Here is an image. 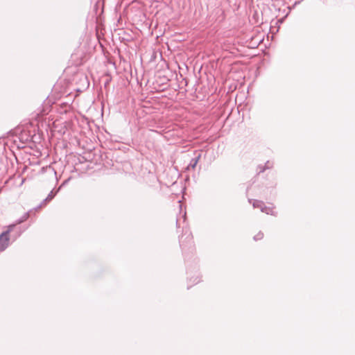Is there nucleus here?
<instances>
[{
  "instance_id": "obj_7",
  "label": "nucleus",
  "mask_w": 355,
  "mask_h": 355,
  "mask_svg": "<svg viewBox=\"0 0 355 355\" xmlns=\"http://www.w3.org/2000/svg\"><path fill=\"white\" fill-rule=\"evenodd\" d=\"M269 164H270L269 162H267V163L266 164V168H270Z\"/></svg>"
},
{
  "instance_id": "obj_1",
  "label": "nucleus",
  "mask_w": 355,
  "mask_h": 355,
  "mask_svg": "<svg viewBox=\"0 0 355 355\" xmlns=\"http://www.w3.org/2000/svg\"><path fill=\"white\" fill-rule=\"evenodd\" d=\"M15 225H11L8 226V229L7 231L3 232L0 235V251L4 250L9 245V233L12 231Z\"/></svg>"
},
{
  "instance_id": "obj_5",
  "label": "nucleus",
  "mask_w": 355,
  "mask_h": 355,
  "mask_svg": "<svg viewBox=\"0 0 355 355\" xmlns=\"http://www.w3.org/2000/svg\"><path fill=\"white\" fill-rule=\"evenodd\" d=\"M53 198V195L52 194V192L48 196V197L46 198V200H51Z\"/></svg>"
},
{
  "instance_id": "obj_3",
  "label": "nucleus",
  "mask_w": 355,
  "mask_h": 355,
  "mask_svg": "<svg viewBox=\"0 0 355 355\" xmlns=\"http://www.w3.org/2000/svg\"><path fill=\"white\" fill-rule=\"evenodd\" d=\"M200 157V154H198V156H196L195 158L192 159L190 164L188 166V168H194L199 161Z\"/></svg>"
},
{
  "instance_id": "obj_6",
  "label": "nucleus",
  "mask_w": 355,
  "mask_h": 355,
  "mask_svg": "<svg viewBox=\"0 0 355 355\" xmlns=\"http://www.w3.org/2000/svg\"><path fill=\"white\" fill-rule=\"evenodd\" d=\"M27 217H28V216L25 215L24 217V219L20 220L18 223H20L23 222L24 220H26L27 218Z\"/></svg>"
},
{
  "instance_id": "obj_4",
  "label": "nucleus",
  "mask_w": 355,
  "mask_h": 355,
  "mask_svg": "<svg viewBox=\"0 0 355 355\" xmlns=\"http://www.w3.org/2000/svg\"><path fill=\"white\" fill-rule=\"evenodd\" d=\"M263 234L262 232H259L256 236H254V239L255 241L260 240L263 238Z\"/></svg>"
},
{
  "instance_id": "obj_2",
  "label": "nucleus",
  "mask_w": 355,
  "mask_h": 355,
  "mask_svg": "<svg viewBox=\"0 0 355 355\" xmlns=\"http://www.w3.org/2000/svg\"><path fill=\"white\" fill-rule=\"evenodd\" d=\"M254 208H259L262 212L267 214H274L272 209L264 205L263 202L259 200H254L252 203Z\"/></svg>"
}]
</instances>
